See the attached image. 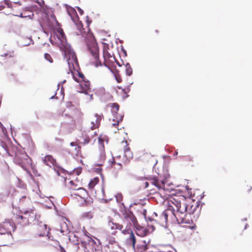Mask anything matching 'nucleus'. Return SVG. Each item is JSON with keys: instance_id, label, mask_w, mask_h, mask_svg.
I'll return each mask as SVG.
<instances>
[{"instance_id": "1", "label": "nucleus", "mask_w": 252, "mask_h": 252, "mask_svg": "<svg viewBox=\"0 0 252 252\" xmlns=\"http://www.w3.org/2000/svg\"><path fill=\"white\" fill-rule=\"evenodd\" d=\"M186 198L184 196H172L171 203L175 206L176 213L175 219L179 223H189V219L187 215H194L193 217L198 216L201 207L200 203L194 200L189 199L188 204L186 203Z\"/></svg>"}, {"instance_id": "2", "label": "nucleus", "mask_w": 252, "mask_h": 252, "mask_svg": "<svg viewBox=\"0 0 252 252\" xmlns=\"http://www.w3.org/2000/svg\"><path fill=\"white\" fill-rule=\"evenodd\" d=\"M66 11L70 17L71 20L75 24L78 31L76 32V35H81L86 39L90 38V43H88V49L90 53L93 58V63L95 66H101L102 63L99 60V52L97 45L94 41V37L93 36L92 33L88 25L87 29L83 28V26L78 16L76 10L69 6L66 5Z\"/></svg>"}, {"instance_id": "3", "label": "nucleus", "mask_w": 252, "mask_h": 252, "mask_svg": "<svg viewBox=\"0 0 252 252\" xmlns=\"http://www.w3.org/2000/svg\"><path fill=\"white\" fill-rule=\"evenodd\" d=\"M57 37L60 41V49L64 52L67 59L68 64L70 68L72 67L75 69L78 65V63L76 54L69 44L66 41L65 35L63 29L59 28L57 29Z\"/></svg>"}, {"instance_id": "4", "label": "nucleus", "mask_w": 252, "mask_h": 252, "mask_svg": "<svg viewBox=\"0 0 252 252\" xmlns=\"http://www.w3.org/2000/svg\"><path fill=\"white\" fill-rule=\"evenodd\" d=\"M13 227L11 223L4 222L0 225V247L5 246L11 243L13 239L11 230Z\"/></svg>"}, {"instance_id": "5", "label": "nucleus", "mask_w": 252, "mask_h": 252, "mask_svg": "<svg viewBox=\"0 0 252 252\" xmlns=\"http://www.w3.org/2000/svg\"><path fill=\"white\" fill-rule=\"evenodd\" d=\"M120 147L123 149L124 152V156L126 159L122 162V163L117 162L114 158H112L111 161V166L115 169H121L123 165H127L129 164L130 160L133 158V153L130 150V147L126 140H123L120 144Z\"/></svg>"}, {"instance_id": "6", "label": "nucleus", "mask_w": 252, "mask_h": 252, "mask_svg": "<svg viewBox=\"0 0 252 252\" xmlns=\"http://www.w3.org/2000/svg\"><path fill=\"white\" fill-rule=\"evenodd\" d=\"M36 213L33 207L25 210L21 215H17L16 217L18 223L22 226L31 224L35 220Z\"/></svg>"}, {"instance_id": "7", "label": "nucleus", "mask_w": 252, "mask_h": 252, "mask_svg": "<svg viewBox=\"0 0 252 252\" xmlns=\"http://www.w3.org/2000/svg\"><path fill=\"white\" fill-rule=\"evenodd\" d=\"M172 202L171 196H170L167 199V209L160 214L159 220H157L158 223L162 226H164L167 224L168 221V217L169 216H173L175 218V213H176V210L175 206H174L171 203Z\"/></svg>"}, {"instance_id": "8", "label": "nucleus", "mask_w": 252, "mask_h": 252, "mask_svg": "<svg viewBox=\"0 0 252 252\" xmlns=\"http://www.w3.org/2000/svg\"><path fill=\"white\" fill-rule=\"evenodd\" d=\"M47 225L40 222L39 224L36 225L35 228V233L38 236H43L45 234L48 238L47 242L43 244V247L46 248H49L53 245L52 242L55 241L53 236H50L49 230L47 229Z\"/></svg>"}, {"instance_id": "9", "label": "nucleus", "mask_w": 252, "mask_h": 252, "mask_svg": "<svg viewBox=\"0 0 252 252\" xmlns=\"http://www.w3.org/2000/svg\"><path fill=\"white\" fill-rule=\"evenodd\" d=\"M108 106L111 108V112L113 114L112 117L109 119V121L111 122L112 126L117 128L118 130L119 128L117 126L123 119V116L118 113L119 105L117 103H111L108 104Z\"/></svg>"}, {"instance_id": "10", "label": "nucleus", "mask_w": 252, "mask_h": 252, "mask_svg": "<svg viewBox=\"0 0 252 252\" xmlns=\"http://www.w3.org/2000/svg\"><path fill=\"white\" fill-rule=\"evenodd\" d=\"M98 139L100 148L99 152L97 154V158L98 159V161L99 162L98 164L101 166L103 165L106 159L104 143L105 142L107 144L108 142V138L107 136L101 134L99 135Z\"/></svg>"}, {"instance_id": "11", "label": "nucleus", "mask_w": 252, "mask_h": 252, "mask_svg": "<svg viewBox=\"0 0 252 252\" xmlns=\"http://www.w3.org/2000/svg\"><path fill=\"white\" fill-rule=\"evenodd\" d=\"M149 180L152 184L158 188L161 193H165L167 194V193L169 192V190L165 188V179H160L158 177H153L150 178Z\"/></svg>"}, {"instance_id": "12", "label": "nucleus", "mask_w": 252, "mask_h": 252, "mask_svg": "<svg viewBox=\"0 0 252 252\" xmlns=\"http://www.w3.org/2000/svg\"><path fill=\"white\" fill-rule=\"evenodd\" d=\"M122 214L123 217L125 220L128 221L129 222H132L135 227L137 226L138 225L137 220L131 211L125 209L122 212Z\"/></svg>"}, {"instance_id": "13", "label": "nucleus", "mask_w": 252, "mask_h": 252, "mask_svg": "<svg viewBox=\"0 0 252 252\" xmlns=\"http://www.w3.org/2000/svg\"><path fill=\"white\" fill-rule=\"evenodd\" d=\"M69 184L70 185V189L76 191L74 193L75 195L79 196L81 198L85 197L84 195L86 194V191L84 189L78 187L77 185L75 184L73 181H70Z\"/></svg>"}, {"instance_id": "14", "label": "nucleus", "mask_w": 252, "mask_h": 252, "mask_svg": "<svg viewBox=\"0 0 252 252\" xmlns=\"http://www.w3.org/2000/svg\"><path fill=\"white\" fill-rule=\"evenodd\" d=\"M122 233L124 234H129V237L128 238L127 241L131 243L132 244V247L135 248L136 240L133 231L130 228H127L122 230Z\"/></svg>"}, {"instance_id": "15", "label": "nucleus", "mask_w": 252, "mask_h": 252, "mask_svg": "<svg viewBox=\"0 0 252 252\" xmlns=\"http://www.w3.org/2000/svg\"><path fill=\"white\" fill-rule=\"evenodd\" d=\"M79 83L82 92L85 94H89L91 92L90 82L89 81L86 79Z\"/></svg>"}, {"instance_id": "16", "label": "nucleus", "mask_w": 252, "mask_h": 252, "mask_svg": "<svg viewBox=\"0 0 252 252\" xmlns=\"http://www.w3.org/2000/svg\"><path fill=\"white\" fill-rule=\"evenodd\" d=\"M43 162L50 167L54 166L56 162V160L51 155H47L43 158Z\"/></svg>"}, {"instance_id": "17", "label": "nucleus", "mask_w": 252, "mask_h": 252, "mask_svg": "<svg viewBox=\"0 0 252 252\" xmlns=\"http://www.w3.org/2000/svg\"><path fill=\"white\" fill-rule=\"evenodd\" d=\"M73 78L77 82H80L87 79L84 74L80 71L73 73Z\"/></svg>"}, {"instance_id": "18", "label": "nucleus", "mask_w": 252, "mask_h": 252, "mask_svg": "<svg viewBox=\"0 0 252 252\" xmlns=\"http://www.w3.org/2000/svg\"><path fill=\"white\" fill-rule=\"evenodd\" d=\"M108 46H105L103 48V58L104 60V64L109 69H110L109 65L107 63V60L111 57L110 54L108 51Z\"/></svg>"}, {"instance_id": "19", "label": "nucleus", "mask_w": 252, "mask_h": 252, "mask_svg": "<svg viewBox=\"0 0 252 252\" xmlns=\"http://www.w3.org/2000/svg\"><path fill=\"white\" fill-rule=\"evenodd\" d=\"M135 227L138 229L137 234L141 237L145 236L147 235L149 233V230H147L145 228H144L142 227H141L138 224Z\"/></svg>"}, {"instance_id": "20", "label": "nucleus", "mask_w": 252, "mask_h": 252, "mask_svg": "<svg viewBox=\"0 0 252 252\" xmlns=\"http://www.w3.org/2000/svg\"><path fill=\"white\" fill-rule=\"evenodd\" d=\"M95 119L94 121H92L91 122V128L92 129H95L99 127L100 125V123L101 121V118L99 116H95Z\"/></svg>"}, {"instance_id": "21", "label": "nucleus", "mask_w": 252, "mask_h": 252, "mask_svg": "<svg viewBox=\"0 0 252 252\" xmlns=\"http://www.w3.org/2000/svg\"><path fill=\"white\" fill-rule=\"evenodd\" d=\"M110 229L113 230H121L123 227L122 224H120L119 223H114L112 221H109L108 223Z\"/></svg>"}, {"instance_id": "22", "label": "nucleus", "mask_w": 252, "mask_h": 252, "mask_svg": "<svg viewBox=\"0 0 252 252\" xmlns=\"http://www.w3.org/2000/svg\"><path fill=\"white\" fill-rule=\"evenodd\" d=\"M82 115V113L80 111L75 110L73 115L72 117L73 122L74 123H75L76 121L78 122L81 119Z\"/></svg>"}, {"instance_id": "23", "label": "nucleus", "mask_w": 252, "mask_h": 252, "mask_svg": "<svg viewBox=\"0 0 252 252\" xmlns=\"http://www.w3.org/2000/svg\"><path fill=\"white\" fill-rule=\"evenodd\" d=\"M146 198L144 199H135L134 200L132 204L130 205V207H132V205H140L142 206H144L146 204L145 201H146Z\"/></svg>"}, {"instance_id": "24", "label": "nucleus", "mask_w": 252, "mask_h": 252, "mask_svg": "<svg viewBox=\"0 0 252 252\" xmlns=\"http://www.w3.org/2000/svg\"><path fill=\"white\" fill-rule=\"evenodd\" d=\"M12 6V3L11 1L9 0H3L0 5V11L2 10L4 8L7 6L8 8L11 7Z\"/></svg>"}, {"instance_id": "25", "label": "nucleus", "mask_w": 252, "mask_h": 252, "mask_svg": "<svg viewBox=\"0 0 252 252\" xmlns=\"http://www.w3.org/2000/svg\"><path fill=\"white\" fill-rule=\"evenodd\" d=\"M99 179L98 177H95L91 180L88 185L90 189H93L94 186L99 182Z\"/></svg>"}, {"instance_id": "26", "label": "nucleus", "mask_w": 252, "mask_h": 252, "mask_svg": "<svg viewBox=\"0 0 252 252\" xmlns=\"http://www.w3.org/2000/svg\"><path fill=\"white\" fill-rule=\"evenodd\" d=\"M126 74L128 76H130L132 74V69L129 63L126 65Z\"/></svg>"}, {"instance_id": "27", "label": "nucleus", "mask_w": 252, "mask_h": 252, "mask_svg": "<svg viewBox=\"0 0 252 252\" xmlns=\"http://www.w3.org/2000/svg\"><path fill=\"white\" fill-rule=\"evenodd\" d=\"M142 159L145 161H149L150 158H152V156L148 153H144L142 156H140Z\"/></svg>"}, {"instance_id": "28", "label": "nucleus", "mask_w": 252, "mask_h": 252, "mask_svg": "<svg viewBox=\"0 0 252 252\" xmlns=\"http://www.w3.org/2000/svg\"><path fill=\"white\" fill-rule=\"evenodd\" d=\"M0 146L5 150L6 153L9 155L10 154L9 153L8 149L6 144L4 142H3L2 141H0Z\"/></svg>"}, {"instance_id": "29", "label": "nucleus", "mask_w": 252, "mask_h": 252, "mask_svg": "<svg viewBox=\"0 0 252 252\" xmlns=\"http://www.w3.org/2000/svg\"><path fill=\"white\" fill-rule=\"evenodd\" d=\"M44 58L46 60L49 61L50 63H52L53 62V60L50 54L48 53H45L44 54Z\"/></svg>"}, {"instance_id": "30", "label": "nucleus", "mask_w": 252, "mask_h": 252, "mask_svg": "<svg viewBox=\"0 0 252 252\" xmlns=\"http://www.w3.org/2000/svg\"><path fill=\"white\" fill-rule=\"evenodd\" d=\"M56 243L57 244V245H59V250L61 252H66L65 250V249L63 248V246H62L60 244L59 241H56Z\"/></svg>"}, {"instance_id": "31", "label": "nucleus", "mask_w": 252, "mask_h": 252, "mask_svg": "<svg viewBox=\"0 0 252 252\" xmlns=\"http://www.w3.org/2000/svg\"><path fill=\"white\" fill-rule=\"evenodd\" d=\"M3 166L4 167V169H5V170L6 171H8V169H9V166L7 164V163L6 162H4L3 164Z\"/></svg>"}, {"instance_id": "32", "label": "nucleus", "mask_w": 252, "mask_h": 252, "mask_svg": "<svg viewBox=\"0 0 252 252\" xmlns=\"http://www.w3.org/2000/svg\"><path fill=\"white\" fill-rule=\"evenodd\" d=\"M116 79L118 83H120L122 81V79L120 76H116Z\"/></svg>"}, {"instance_id": "33", "label": "nucleus", "mask_w": 252, "mask_h": 252, "mask_svg": "<svg viewBox=\"0 0 252 252\" xmlns=\"http://www.w3.org/2000/svg\"><path fill=\"white\" fill-rule=\"evenodd\" d=\"M90 141V139L89 137H87L84 139V141L83 142L84 144H88Z\"/></svg>"}, {"instance_id": "34", "label": "nucleus", "mask_w": 252, "mask_h": 252, "mask_svg": "<svg viewBox=\"0 0 252 252\" xmlns=\"http://www.w3.org/2000/svg\"><path fill=\"white\" fill-rule=\"evenodd\" d=\"M149 182H144V185H143V186H144V187L145 188H148V186H149Z\"/></svg>"}, {"instance_id": "35", "label": "nucleus", "mask_w": 252, "mask_h": 252, "mask_svg": "<svg viewBox=\"0 0 252 252\" xmlns=\"http://www.w3.org/2000/svg\"><path fill=\"white\" fill-rule=\"evenodd\" d=\"M188 227L191 229H193L196 228V225L195 224H193L192 226H188Z\"/></svg>"}, {"instance_id": "36", "label": "nucleus", "mask_w": 252, "mask_h": 252, "mask_svg": "<svg viewBox=\"0 0 252 252\" xmlns=\"http://www.w3.org/2000/svg\"><path fill=\"white\" fill-rule=\"evenodd\" d=\"M159 33V31L158 30H156L155 31H154V34L155 35H158Z\"/></svg>"}, {"instance_id": "37", "label": "nucleus", "mask_w": 252, "mask_h": 252, "mask_svg": "<svg viewBox=\"0 0 252 252\" xmlns=\"http://www.w3.org/2000/svg\"><path fill=\"white\" fill-rule=\"evenodd\" d=\"M81 147L80 146H77L75 147V150H77L78 152L80 151Z\"/></svg>"}, {"instance_id": "38", "label": "nucleus", "mask_w": 252, "mask_h": 252, "mask_svg": "<svg viewBox=\"0 0 252 252\" xmlns=\"http://www.w3.org/2000/svg\"><path fill=\"white\" fill-rule=\"evenodd\" d=\"M70 144L72 146H76L75 143H74V142H71Z\"/></svg>"}, {"instance_id": "39", "label": "nucleus", "mask_w": 252, "mask_h": 252, "mask_svg": "<svg viewBox=\"0 0 252 252\" xmlns=\"http://www.w3.org/2000/svg\"><path fill=\"white\" fill-rule=\"evenodd\" d=\"M152 231H154L155 229V227L153 225H151Z\"/></svg>"}, {"instance_id": "40", "label": "nucleus", "mask_w": 252, "mask_h": 252, "mask_svg": "<svg viewBox=\"0 0 252 252\" xmlns=\"http://www.w3.org/2000/svg\"><path fill=\"white\" fill-rule=\"evenodd\" d=\"M143 213V215L145 216L146 215V210H144Z\"/></svg>"}, {"instance_id": "41", "label": "nucleus", "mask_w": 252, "mask_h": 252, "mask_svg": "<svg viewBox=\"0 0 252 252\" xmlns=\"http://www.w3.org/2000/svg\"><path fill=\"white\" fill-rule=\"evenodd\" d=\"M87 215L88 216H89V215H90V217H91V218H92V214H89V213H87V214H85V215H84V216H86Z\"/></svg>"}, {"instance_id": "42", "label": "nucleus", "mask_w": 252, "mask_h": 252, "mask_svg": "<svg viewBox=\"0 0 252 252\" xmlns=\"http://www.w3.org/2000/svg\"><path fill=\"white\" fill-rule=\"evenodd\" d=\"M18 158V155H16V156L15 157V159L17 160V159Z\"/></svg>"}, {"instance_id": "43", "label": "nucleus", "mask_w": 252, "mask_h": 252, "mask_svg": "<svg viewBox=\"0 0 252 252\" xmlns=\"http://www.w3.org/2000/svg\"><path fill=\"white\" fill-rule=\"evenodd\" d=\"M252 189V187H250V189H248V191H250Z\"/></svg>"}, {"instance_id": "44", "label": "nucleus", "mask_w": 252, "mask_h": 252, "mask_svg": "<svg viewBox=\"0 0 252 252\" xmlns=\"http://www.w3.org/2000/svg\"><path fill=\"white\" fill-rule=\"evenodd\" d=\"M112 233L114 234H115L116 231H114L113 232H112Z\"/></svg>"}, {"instance_id": "45", "label": "nucleus", "mask_w": 252, "mask_h": 252, "mask_svg": "<svg viewBox=\"0 0 252 252\" xmlns=\"http://www.w3.org/2000/svg\"><path fill=\"white\" fill-rule=\"evenodd\" d=\"M77 174H79V172L77 171Z\"/></svg>"}]
</instances>
